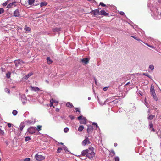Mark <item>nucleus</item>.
Listing matches in <instances>:
<instances>
[{
  "instance_id": "obj_1",
  "label": "nucleus",
  "mask_w": 161,
  "mask_h": 161,
  "mask_svg": "<svg viewBox=\"0 0 161 161\" xmlns=\"http://www.w3.org/2000/svg\"><path fill=\"white\" fill-rule=\"evenodd\" d=\"M150 91L151 94L153 96L154 99L156 101H157V97H156L154 89V86L153 84L151 85Z\"/></svg>"
},
{
  "instance_id": "obj_2",
  "label": "nucleus",
  "mask_w": 161,
  "mask_h": 161,
  "mask_svg": "<svg viewBox=\"0 0 161 161\" xmlns=\"http://www.w3.org/2000/svg\"><path fill=\"white\" fill-rule=\"evenodd\" d=\"M95 153L94 152H90L88 151L86 157L89 159L92 160L95 156Z\"/></svg>"
},
{
  "instance_id": "obj_3",
  "label": "nucleus",
  "mask_w": 161,
  "mask_h": 161,
  "mask_svg": "<svg viewBox=\"0 0 161 161\" xmlns=\"http://www.w3.org/2000/svg\"><path fill=\"white\" fill-rule=\"evenodd\" d=\"M79 120H80L81 124H86V119L85 117H83L82 115L78 117Z\"/></svg>"
},
{
  "instance_id": "obj_4",
  "label": "nucleus",
  "mask_w": 161,
  "mask_h": 161,
  "mask_svg": "<svg viewBox=\"0 0 161 161\" xmlns=\"http://www.w3.org/2000/svg\"><path fill=\"white\" fill-rule=\"evenodd\" d=\"M35 158L37 160L40 161L45 159V158L42 155H38V154H36L35 156Z\"/></svg>"
},
{
  "instance_id": "obj_5",
  "label": "nucleus",
  "mask_w": 161,
  "mask_h": 161,
  "mask_svg": "<svg viewBox=\"0 0 161 161\" xmlns=\"http://www.w3.org/2000/svg\"><path fill=\"white\" fill-rule=\"evenodd\" d=\"M36 127H31L28 129L27 132L30 134H33L35 132Z\"/></svg>"
},
{
  "instance_id": "obj_6",
  "label": "nucleus",
  "mask_w": 161,
  "mask_h": 161,
  "mask_svg": "<svg viewBox=\"0 0 161 161\" xmlns=\"http://www.w3.org/2000/svg\"><path fill=\"white\" fill-rule=\"evenodd\" d=\"M87 130L88 133L89 134L88 136L90 137V136L89 135V134L92 133V132L93 130V127L91 125H88V128L87 129Z\"/></svg>"
},
{
  "instance_id": "obj_7",
  "label": "nucleus",
  "mask_w": 161,
  "mask_h": 161,
  "mask_svg": "<svg viewBox=\"0 0 161 161\" xmlns=\"http://www.w3.org/2000/svg\"><path fill=\"white\" fill-rule=\"evenodd\" d=\"M14 63L16 66L17 67L19 64H21L22 63L24 64V62L20 59H18L15 60L14 61Z\"/></svg>"
},
{
  "instance_id": "obj_8",
  "label": "nucleus",
  "mask_w": 161,
  "mask_h": 161,
  "mask_svg": "<svg viewBox=\"0 0 161 161\" xmlns=\"http://www.w3.org/2000/svg\"><path fill=\"white\" fill-rule=\"evenodd\" d=\"M90 58H83L81 60V62L85 64H87L89 62Z\"/></svg>"
},
{
  "instance_id": "obj_9",
  "label": "nucleus",
  "mask_w": 161,
  "mask_h": 161,
  "mask_svg": "<svg viewBox=\"0 0 161 161\" xmlns=\"http://www.w3.org/2000/svg\"><path fill=\"white\" fill-rule=\"evenodd\" d=\"M16 2H14L12 3H11L8 4L7 6V8H13V7H14L16 6Z\"/></svg>"
},
{
  "instance_id": "obj_10",
  "label": "nucleus",
  "mask_w": 161,
  "mask_h": 161,
  "mask_svg": "<svg viewBox=\"0 0 161 161\" xmlns=\"http://www.w3.org/2000/svg\"><path fill=\"white\" fill-rule=\"evenodd\" d=\"M14 16L15 17H20V13L18 9L16 10L14 12Z\"/></svg>"
},
{
  "instance_id": "obj_11",
  "label": "nucleus",
  "mask_w": 161,
  "mask_h": 161,
  "mask_svg": "<svg viewBox=\"0 0 161 161\" xmlns=\"http://www.w3.org/2000/svg\"><path fill=\"white\" fill-rule=\"evenodd\" d=\"M99 15H103L104 16H108L109 15V14L106 13L104 10H102L100 12Z\"/></svg>"
},
{
  "instance_id": "obj_12",
  "label": "nucleus",
  "mask_w": 161,
  "mask_h": 161,
  "mask_svg": "<svg viewBox=\"0 0 161 161\" xmlns=\"http://www.w3.org/2000/svg\"><path fill=\"white\" fill-rule=\"evenodd\" d=\"M88 150H83L81 153V154L80 155V156H84L86 155V156H87V153Z\"/></svg>"
},
{
  "instance_id": "obj_13",
  "label": "nucleus",
  "mask_w": 161,
  "mask_h": 161,
  "mask_svg": "<svg viewBox=\"0 0 161 161\" xmlns=\"http://www.w3.org/2000/svg\"><path fill=\"white\" fill-rule=\"evenodd\" d=\"M50 103L49 105L47 104L45 105V106H47L48 107L50 106V107H51L53 106V103H58V101H50Z\"/></svg>"
},
{
  "instance_id": "obj_14",
  "label": "nucleus",
  "mask_w": 161,
  "mask_h": 161,
  "mask_svg": "<svg viewBox=\"0 0 161 161\" xmlns=\"http://www.w3.org/2000/svg\"><path fill=\"white\" fill-rule=\"evenodd\" d=\"M30 88L31 90L33 91H38L40 90L39 88L37 87H34L31 86Z\"/></svg>"
},
{
  "instance_id": "obj_15",
  "label": "nucleus",
  "mask_w": 161,
  "mask_h": 161,
  "mask_svg": "<svg viewBox=\"0 0 161 161\" xmlns=\"http://www.w3.org/2000/svg\"><path fill=\"white\" fill-rule=\"evenodd\" d=\"M61 30V28L56 27L53 28L52 31L54 32H58Z\"/></svg>"
},
{
  "instance_id": "obj_16",
  "label": "nucleus",
  "mask_w": 161,
  "mask_h": 161,
  "mask_svg": "<svg viewBox=\"0 0 161 161\" xmlns=\"http://www.w3.org/2000/svg\"><path fill=\"white\" fill-rule=\"evenodd\" d=\"M25 126V125L23 123H21L19 127L20 130V131H22L23 130V128Z\"/></svg>"
},
{
  "instance_id": "obj_17",
  "label": "nucleus",
  "mask_w": 161,
  "mask_h": 161,
  "mask_svg": "<svg viewBox=\"0 0 161 161\" xmlns=\"http://www.w3.org/2000/svg\"><path fill=\"white\" fill-rule=\"evenodd\" d=\"M47 63L48 64H51L52 62L53 61L50 59V58L48 57L47 58Z\"/></svg>"
},
{
  "instance_id": "obj_18",
  "label": "nucleus",
  "mask_w": 161,
  "mask_h": 161,
  "mask_svg": "<svg viewBox=\"0 0 161 161\" xmlns=\"http://www.w3.org/2000/svg\"><path fill=\"white\" fill-rule=\"evenodd\" d=\"M32 73H29L27 75H26L25 77L24 78L26 79L27 80L29 77H30V76H31L32 75Z\"/></svg>"
},
{
  "instance_id": "obj_19",
  "label": "nucleus",
  "mask_w": 161,
  "mask_h": 161,
  "mask_svg": "<svg viewBox=\"0 0 161 161\" xmlns=\"http://www.w3.org/2000/svg\"><path fill=\"white\" fill-rule=\"evenodd\" d=\"M99 104L101 105H103L104 104H105L107 103L106 102H108V101H98Z\"/></svg>"
},
{
  "instance_id": "obj_20",
  "label": "nucleus",
  "mask_w": 161,
  "mask_h": 161,
  "mask_svg": "<svg viewBox=\"0 0 161 161\" xmlns=\"http://www.w3.org/2000/svg\"><path fill=\"white\" fill-rule=\"evenodd\" d=\"M86 144H87V137L82 142V144L83 146H85Z\"/></svg>"
},
{
  "instance_id": "obj_21",
  "label": "nucleus",
  "mask_w": 161,
  "mask_h": 161,
  "mask_svg": "<svg viewBox=\"0 0 161 161\" xmlns=\"http://www.w3.org/2000/svg\"><path fill=\"white\" fill-rule=\"evenodd\" d=\"M66 106L72 108L73 107L72 104L70 102H68L66 104Z\"/></svg>"
},
{
  "instance_id": "obj_22",
  "label": "nucleus",
  "mask_w": 161,
  "mask_h": 161,
  "mask_svg": "<svg viewBox=\"0 0 161 161\" xmlns=\"http://www.w3.org/2000/svg\"><path fill=\"white\" fill-rule=\"evenodd\" d=\"M88 151L90 152H94L93 150H94V148L92 147H90L88 149H87Z\"/></svg>"
},
{
  "instance_id": "obj_23",
  "label": "nucleus",
  "mask_w": 161,
  "mask_h": 161,
  "mask_svg": "<svg viewBox=\"0 0 161 161\" xmlns=\"http://www.w3.org/2000/svg\"><path fill=\"white\" fill-rule=\"evenodd\" d=\"M94 10L95 11V13L96 15H97V14L99 15V14L100 13V12L99 11V8L95 9V10Z\"/></svg>"
},
{
  "instance_id": "obj_24",
  "label": "nucleus",
  "mask_w": 161,
  "mask_h": 161,
  "mask_svg": "<svg viewBox=\"0 0 161 161\" xmlns=\"http://www.w3.org/2000/svg\"><path fill=\"white\" fill-rule=\"evenodd\" d=\"M47 4V3L46 2H42L40 3V6L43 7L44 6H46Z\"/></svg>"
},
{
  "instance_id": "obj_25",
  "label": "nucleus",
  "mask_w": 161,
  "mask_h": 161,
  "mask_svg": "<svg viewBox=\"0 0 161 161\" xmlns=\"http://www.w3.org/2000/svg\"><path fill=\"white\" fill-rule=\"evenodd\" d=\"M84 129V127L83 126H80L78 130L80 132L82 131Z\"/></svg>"
},
{
  "instance_id": "obj_26",
  "label": "nucleus",
  "mask_w": 161,
  "mask_h": 161,
  "mask_svg": "<svg viewBox=\"0 0 161 161\" xmlns=\"http://www.w3.org/2000/svg\"><path fill=\"white\" fill-rule=\"evenodd\" d=\"M10 75L11 72L9 71L6 74V77L8 79L10 78Z\"/></svg>"
},
{
  "instance_id": "obj_27",
  "label": "nucleus",
  "mask_w": 161,
  "mask_h": 161,
  "mask_svg": "<svg viewBox=\"0 0 161 161\" xmlns=\"http://www.w3.org/2000/svg\"><path fill=\"white\" fill-rule=\"evenodd\" d=\"M155 115H149L147 118V119L148 120H151L154 117Z\"/></svg>"
},
{
  "instance_id": "obj_28",
  "label": "nucleus",
  "mask_w": 161,
  "mask_h": 161,
  "mask_svg": "<svg viewBox=\"0 0 161 161\" xmlns=\"http://www.w3.org/2000/svg\"><path fill=\"white\" fill-rule=\"evenodd\" d=\"M35 0H28V3L29 5H31L33 4Z\"/></svg>"
},
{
  "instance_id": "obj_29",
  "label": "nucleus",
  "mask_w": 161,
  "mask_h": 161,
  "mask_svg": "<svg viewBox=\"0 0 161 161\" xmlns=\"http://www.w3.org/2000/svg\"><path fill=\"white\" fill-rule=\"evenodd\" d=\"M24 30L25 31H30L31 30V29L29 27L25 26L24 28Z\"/></svg>"
},
{
  "instance_id": "obj_30",
  "label": "nucleus",
  "mask_w": 161,
  "mask_h": 161,
  "mask_svg": "<svg viewBox=\"0 0 161 161\" xmlns=\"http://www.w3.org/2000/svg\"><path fill=\"white\" fill-rule=\"evenodd\" d=\"M153 125L152 123L150 121L149 122V129H151L152 128H153Z\"/></svg>"
},
{
  "instance_id": "obj_31",
  "label": "nucleus",
  "mask_w": 161,
  "mask_h": 161,
  "mask_svg": "<svg viewBox=\"0 0 161 161\" xmlns=\"http://www.w3.org/2000/svg\"><path fill=\"white\" fill-rule=\"evenodd\" d=\"M12 114L14 116H15L17 114V111L16 110H14L12 112Z\"/></svg>"
},
{
  "instance_id": "obj_32",
  "label": "nucleus",
  "mask_w": 161,
  "mask_h": 161,
  "mask_svg": "<svg viewBox=\"0 0 161 161\" xmlns=\"http://www.w3.org/2000/svg\"><path fill=\"white\" fill-rule=\"evenodd\" d=\"M31 140V138L30 136H26L25 138V141H27Z\"/></svg>"
},
{
  "instance_id": "obj_33",
  "label": "nucleus",
  "mask_w": 161,
  "mask_h": 161,
  "mask_svg": "<svg viewBox=\"0 0 161 161\" xmlns=\"http://www.w3.org/2000/svg\"><path fill=\"white\" fill-rule=\"evenodd\" d=\"M4 131L0 129V136H3L4 134Z\"/></svg>"
},
{
  "instance_id": "obj_34",
  "label": "nucleus",
  "mask_w": 161,
  "mask_h": 161,
  "mask_svg": "<svg viewBox=\"0 0 161 161\" xmlns=\"http://www.w3.org/2000/svg\"><path fill=\"white\" fill-rule=\"evenodd\" d=\"M148 101H144V104H145L146 106L148 108H149V105H148Z\"/></svg>"
},
{
  "instance_id": "obj_35",
  "label": "nucleus",
  "mask_w": 161,
  "mask_h": 161,
  "mask_svg": "<svg viewBox=\"0 0 161 161\" xmlns=\"http://www.w3.org/2000/svg\"><path fill=\"white\" fill-rule=\"evenodd\" d=\"M69 129L67 127L65 128H64V131L65 133L69 131Z\"/></svg>"
},
{
  "instance_id": "obj_36",
  "label": "nucleus",
  "mask_w": 161,
  "mask_h": 161,
  "mask_svg": "<svg viewBox=\"0 0 161 161\" xmlns=\"http://www.w3.org/2000/svg\"><path fill=\"white\" fill-rule=\"evenodd\" d=\"M5 91L6 92H7L8 94L10 93V91L8 88H6L5 89Z\"/></svg>"
},
{
  "instance_id": "obj_37",
  "label": "nucleus",
  "mask_w": 161,
  "mask_h": 161,
  "mask_svg": "<svg viewBox=\"0 0 161 161\" xmlns=\"http://www.w3.org/2000/svg\"><path fill=\"white\" fill-rule=\"evenodd\" d=\"M92 125H94V126L95 125L96 126V129H97V128H98V129L99 130V128L98 127V126L97 125V123H92Z\"/></svg>"
},
{
  "instance_id": "obj_38",
  "label": "nucleus",
  "mask_w": 161,
  "mask_h": 161,
  "mask_svg": "<svg viewBox=\"0 0 161 161\" xmlns=\"http://www.w3.org/2000/svg\"><path fill=\"white\" fill-rule=\"evenodd\" d=\"M4 11L3 8H0V14L4 13Z\"/></svg>"
},
{
  "instance_id": "obj_39",
  "label": "nucleus",
  "mask_w": 161,
  "mask_h": 161,
  "mask_svg": "<svg viewBox=\"0 0 161 161\" xmlns=\"http://www.w3.org/2000/svg\"><path fill=\"white\" fill-rule=\"evenodd\" d=\"M41 127H42V126H40V125H38L37 126V130L38 131H39L41 130Z\"/></svg>"
},
{
  "instance_id": "obj_40",
  "label": "nucleus",
  "mask_w": 161,
  "mask_h": 161,
  "mask_svg": "<svg viewBox=\"0 0 161 161\" xmlns=\"http://www.w3.org/2000/svg\"><path fill=\"white\" fill-rule=\"evenodd\" d=\"M62 150V148H58L57 150V153H59L61 152V151Z\"/></svg>"
},
{
  "instance_id": "obj_41",
  "label": "nucleus",
  "mask_w": 161,
  "mask_h": 161,
  "mask_svg": "<svg viewBox=\"0 0 161 161\" xmlns=\"http://www.w3.org/2000/svg\"><path fill=\"white\" fill-rule=\"evenodd\" d=\"M64 150L65 151V152H69L68 151V148H67L66 147L64 146Z\"/></svg>"
},
{
  "instance_id": "obj_42",
  "label": "nucleus",
  "mask_w": 161,
  "mask_h": 161,
  "mask_svg": "<svg viewBox=\"0 0 161 161\" xmlns=\"http://www.w3.org/2000/svg\"><path fill=\"white\" fill-rule=\"evenodd\" d=\"M8 1H7L5 2L3 4V6H6L7 5V4H8Z\"/></svg>"
},
{
  "instance_id": "obj_43",
  "label": "nucleus",
  "mask_w": 161,
  "mask_h": 161,
  "mask_svg": "<svg viewBox=\"0 0 161 161\" xmlns=\"http://www.w3.org/2000/svg\"><path fill=\"white\" fill-rule=\"evenodd\" d=\"M115 161H119V158L118 156H116L115 157Z\"/></svg>"
},
{
  "instance_id": "obj_44",
  "label": "nucleus",
  "mask_w": 161,
  "mask_h": 161,
  "mask_svg": "<svg viewBox=\"0 0 161 161\" xmlns=\"http://www.w3.org/2000/svg\"><path fill=\"white\" fill-rule=\"evenodd\" d=\"M149 68L152 70H153L154 69V66L153 65H150Z\"/></svg>"
},
{
  "instance_id": "obj_45",
  "label": "nucleus",
  "mask_w": 161,
  "mask_h": 161,
  "mask_svg": "<svg viewBox=\"0 0 161 161\" xmlns=\"http://www.w3.org/2000/svg\"><path fill=\"white\" fill-rule=\"evenodd\" d=\"M90 13H91L92 14H93L94 15H96L95 13V11L94 10H92V11H91L90 12Z\"/></svg>"
},
{
  "instance_id": "obj_46",
  "label": "nucleus",
  "mask_w": 161,
  "mask_h": 161,
  "mask_svg": "<svg viewBox=\"0 0 161 161\" xmlns=\"http://www.w3.org/2000/svg\"><path fill=\"white\" fill-rule=\"evenodd\" d=\"M99 5H101L103 7H105V6H106V5L105 4H104L102 2H101L100 3V4H99Z\"/></svg>"
},
{
  "instance_id": "obj_47",
  "label": "nucleus",
  "mask_w": 161,
  "mask_h": 161,
  "mask_svg": "<svg viewBox=\"0 0 161 161\" xmlns=\"http://www.w3.org/2000/svg\"><path fill=\"white\" fill-rule=\"evenodd\" d=\"M30 158H27L24 159V161H30Z\"/></svg>"
},
{
  "instance_id": "obj_48",
  "label": "nucleus",
  "mask_w": 161,
  "mask_h": 161,
  "mask_svg": "<svg viewBox=\"0 0 161 161\" xmlns=\"http://www.w3.org/2000/svg\"><path fill=\"white\" fill-rule=\"evenodd\" d=\"M12 125V124L10 123H8L7 124V126L9 128L11 127Z\"/></svg>"
},
{
  "instance_id": "obj_49",
  "label": "nucleus",
  "mask_w": 161,
  "mask_h": 161,
  "mask_svg": "<svg viewBox=\"0 0 161 161\" xmlns=\"http://www.w3.org/2000/svg\"><path fill=\"white\" fill-rule=\"evenodd\" d=\"M143 74L145 75H146L147 76L149 77H150V75L147 73H143Z\"/></svg>"
},
{
  "instance_id": "obj_50",
  "label": "nucleus",
  "mask_w": 161,
  "mask_h": 161,
  "mask_svg": "<svg viewBox=\"0 0 161 161\" xmlns=\"http://www.w3.org/2000/svg\"><path fill=\"white\" fill-rule=\"evenodd\" d=\"M27 122L29 124H34V122H33L32 121L31 122L30 120H28Z\"/></svg>"
},
{
  "instance_id": "obj_51",
  "label": "nucleus",
  "mask_w": 161,
  "mask_h": 161,
  "mask_svg": "<svg viewBox=\"0 0 161 161\" xmlns=\"http://www.w3.org/2000/svg\"><path fill=\"white\" fill-rule=\"evenodd\" d=\"M111 152L114 155H115V152L113 150H111Z\"/></svg>"
},
{
  "instance_id": "obj_52",
  "label": "nucleus",
  "mask_w": 161,
  "mask_h": 161,
  "mask_svg": "<svg viewBox=\"0 0 161 161\" xmlns=\"http://www.w3.org/2000/svg\"><path fill=\"white\" fill-rule=\"evenodd\" d=\"M1 70H2V72H5L6 71L5 69V68H1Z\"/></svg>"
},
{
  "instance_id": "obj_53",
  "label": "nucleus",
  "mask_w": 161,
  "mask_h": 161,
  "mask_svg": "<svg viewBox=\"0 0 161 161\" xmlns=\"http://www.w3.org/2000/svg\"><path fill=\"white\" fill-rule=\"evenodd\" d=\"M114 101H111L108 103H107V104H108L109 105H111L112 104V103L114 102Z\"/></svg>"
},
{
  "instance_id": "obj_54",
  "label": "nucleus",
  "mask_w": 161,
  "mask_h": 161,
  "mask_svg": "<svg viewBox=\"0 0 161 161\" xmlns=\"http://www.w3.org/2000/svg\"><path fill=\"white\" fill-rule=\"evenodd\" d=\"M87 144H90L91 142L90 141L88 140V137H87Z\"/></svg>"
},
{
  "instance_id": "obj_55",
  "label": "nucleus",
  "mask_w": 161,
  "mask_h": 161,
  "mask_svg": "<svg viewBox=\"0 0 161 161\" xmlns=\"http://www.w3.org/2000/svg\"><path fill=\"white\" fill-rule=\"evenodd\" d=\"M150 129L151 130V131H152L153 132L155 131V130L153 127L151 129Z\"/></svg>"
},
{
  "instance_id": "obj_56",
  "label": "nucleus",
  "mask_w": 161,
  "mask_h": 161,
  "mask_svg": "<svg viewBox=\"0 0 161 161\" xmlns=\"http://www.w3.org/2000/svg\"><path fill=\"white\" fill-rule=\"evenodd\" d=\"M22 103L23 105H25L26 103V101H23L22 102Z\"/></svg>"
},
{
  "instance_id": "obj_57",
  "label": "nucleus",
  "mask_w": 161,
  "mask_h": 161,
  "mask_svg": "<svg viewBox=\"0 0 161 161\" xmlns=\"http://www.w3.org/2000/svg\"><path fill=\"white\" fill-rule=\"evenodd\" d=\"M120 15H124L125 14L124 13V12H122V11H121L120 12Z\"/></svg>"
},
{
  "instance_id": "obj_58",
  "label": "nucleus",
  "mask_w": 161,
  "mask_h": 161,
  "mask_svg": "<svg viewBox=\"0 0 161 161\" xmlns=\"http://www.w3.org/2000/svg\"><path fill=\"white\" fill-rule=\"evenodd\" d=\"M108 88V87H104L103 88V90L104 91H105L106 90H107V89Z\"/></svg>"
},
{
  "instance_id": "obj_59",
  "label": "nucleus",
  "mask_w": 161,
  "mask_h": 161,
  "mask_svg": "<svg viewBox=\"0 0 161 161\" xmlns=\"http://www.w3.org/2000/svg\"><path fill=\"white\" fill-rule=\"evenodd\" d=\"M131 36L132 37H133L135 39L137 40L136 37L134 36Z\"/></svg>"
},
{
  "instance_id": "obj_60",
  "label": "nucleus",
  "mask_w": 161,
  "mask_h": 161,
  "mask_svg": "<svg viewBox=\"0 0 161 161\" xmlns=\"http://www.w3.org/2000/svg\"><path fill=\"white\" fill-rule=\"evenodd\" d=\"M75 109H76V111H78V112H80V110H78V109L77 108H75Z\"/></svg>"
},
{
  "instance_id": "obj_61",
  "label": "nucleus",
  "mask_w": 161,
  "mask_h": 161,
  "mask_svg": "<svg viewBox=\"0 0 161 161\" xmlns=\"http://www.w3.org/2000/svg\"><path fill=\"white\" fill-rule=\"evenodd\" d=\"M130 83V82H128L126 84L125 86H126L128 85H129Z\"/></svg>"
},
{
  "instance_id": "obj_62",
  "label": "nucleus",
  "mask_w": 161,
  "mask_h": 161,
  "mask_svg": "<svg viewBox=\"0 0 161 161\" xmlns=\"http://www.w3.org/2000/svg\"><path fill=\"white\" fill-rule=\"evenodd\" d=\"M114 145L115 147H116L117 145V144L116 143H114Z\"/></svg>"
},
{
  "instance_id": "obj_63",
  "label": "nucleus",
  "mask_w": 161,
  "mask_h": 161,
  "mask_svg": "<svg viewBox=\"0 0 161 161\" xmlns=\"http://www.w3.org/2000/svg\"><path fill=\"white\" fill-rule=\"evenodd\" d=\"M71 119L72 120H73L74 119V116H72L71 117Z\"/></svg>"
},
{
  "instance_id": "obj_64",
  "label": "nucleus",
  "mask_w": 161,
  "mask_h": 161,
  "mask_svg": "<svg viewBox=\"0 0 161 161\" xmlns=\"http://www.w3.org/2000/svg\"><path fill=\"white\" fill-rule=\"evenodd\" d=\"M59 109H58V108L56 109V111H59Z\"/></svg>"
}]
</instances>
